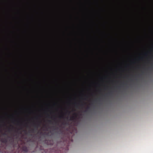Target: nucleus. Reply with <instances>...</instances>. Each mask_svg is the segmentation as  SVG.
<instances>
[{
	"instance_id": "nucleus-1",
	"label": "nucleus",
	"mask_w": 153,
	"mask_h": 153,
	"mask_svg": "<svg viewBox=\"0 0 153 153\" xmlns=\"http://www.w3.org/2000/svg\"><path fill=\"white\" fill-rule=\"evenodd\" d=\"M7 137L9 138L8 140L7 138H0V142L5 144L9 143L10 145L13 147H15V145H17L18 142H15L13 137Z\"/></svg>"
},
{
	"instance_id": "nucleus-2",
	"label": "nucleus",
	"mask_w": 153,
	"mask_h": 153,
	"mask_svg": "<svg viewBox=\"0 0 153 153\" xmlns=\"http://www.w3.org/2000/svg\"><path fill=\"white\" fill-rule=\"evenodd\" d=\"M40 122H39L34 123L33 125L34 126L35 128H37L38 127L40 126Z\"/></svg>"
},
{
	"instance_id": "nucleus-3",
	"label": "nucleus",
	"mask_w": 153,
	"mask_h": 153,
	"mask_svg": "<svg viewBox=\"0 0 153 153\" xmlns=\"http://www.w3.org/2000/svg\"><path fill=\"white\" fill-rule=\"evenodd\" d=\"M22 149L25 152H27V149L26 147H24Z\"/></svg>"
},
{
	"instance_id": "nucleus-4",
	"label": "nucleus",
	"mask_w": 153,
	"mask_h": 153,
	"mask_svg": "<svg viewBox=\"0 0 153 153\" xmlns=\"http://www.w3.org/2000/svg\"><path fill=\"white\" fill-rule=\"evenodd\" d=\"M68 122H63L62 123V125H68Z\"/></svg>"
},
{
	"instance_id": "nucleus-5",
	"label": "nucleus",
	"mask_w": 153,
	"mask_h": 153,
	"mask_svg": "<svg viewBox=\"0 0 153 153\" xmlns=\"http://www.w3.org/2000/svg\"><path fill=\"white\" fill-rule=\"evenodd\" d=\"M49 143H48V144L49 145H52L53 144V141L52 140H50V141H49Z\"/></svg>"
},
{
	"instance_id": "nucleus-6",
	"label": "nucleus",
	"mask_w": 153,
	"mask_h": 153,
	"mask_svg": "<svg viewBox=\"0 0 153 153\" xmlns=\"http://www.w3.org/2000/svg\"><path fill=\"white\" fill-rule=\"evenodd\" d=\"M90 107L88 106L86 108V110H85L84 111L85 112H87V111L90 109Z\"/></svg>"
},
{
	"instance_id": "nucleus-7",
	"label": "nucleus",
	"mask_w": 153,
	"mask_h": 153,
	"mask_svg": "<svg viewBox=\"0 0 153 153\" xmlns=\"http://www.w3.org/2000/svg\"><path fill=\"white\" fill-rule=\"evenodd\" d=\"M75 119V117L74 116H72L71 117L70 119V120H72Z\"/></svg>"
},
{
	"instance_id": "nucleus-8",
	"label": "nucleus",
	"mask_w": 153,
	"mask_h": 153,
	"mask_svg": "<svg viewBox=\"0 0 153 153\" xmlns=\"http://www.w3.org/2000/svg\"><path fill=\"white\" fill-rule=\"evenodd\" d=\"M59 117L60 118H64V116L63 115H60L59 116Z\"/></svg>"
},
{
	"instance_id": "nucleus-9",
	"label": "nucleus",
	"mask_w": 153,
	"mask_h": 153,
	"mask_svg": "<svg viewBox=\"0 0 153 153\" xmlns=\"http://www.w3.org/2000/svg\"><path fill=\"white\" fill-rule=\"evenodd\" d=\"M55 127V128H54V130H58L59 129V128L58 127Z\"/></svg>"
},
{
	"instance_id": "nucleus-10",
	"label": "nucleus",
	"mask_w": 153,
	"mask_h": 153,
	"mask_svg": "<svg viewBox=\"0 0 153 153\" xmlns=\"http://www.w3.org/2000/svg\"><path fill=\"white\" fill-rule=\"evenodd\" d=\"M68 113V114H70V111H69L68 110H67V111H66V112L65 113V114H67V113Z\"/></svg>"
},
{
	"instance_id": "nucleus-11",
	"label": "nucleus",
	"mask_w": 153,
	"mask_h": 153,
	"mask_svg": "<svg viewBox=\"0 0 153 153\" xmlns=\"http://www.w3.org/2000/svg\"><path fill=\"white\" fill-rule=\"evenodd\" d=\"M99 98L98 99H96L94 100V101L95 102H97V100H99Z\"/></svg>"
},
{
	"instance_id": "nucleus-12",
	"label": "nucleus",
	"mask_w": 153,
	"mask_h": 153,
	"mask_svg": "<svg viewBox=\"0 0 153 153\" xmlns=\"http://www.w3.org/2000/svg\"><path fill=\"white\" fill-rule=\"evenodd\" d=\"M112 94V92L111 91H110V92H109V93H108L107 94H108V95H109V94Z\"/></svg>"
},
{
	"instance_id": "nucleus-13",
	"label": "nucleus",
	"mask_w": 153,
	"mask_h": 153,
	"mask_svg": "<svg viewBox=\"0 0 153 153\" xmlns=\"http://www.w3.org/2000/svg\"><path fill=\"white\" fill-rule=\"evenodd\" d=\"M55 123L56 124H57L58 125H59V124L58 123V121H55Z\"/></svg>"
},
{
	"instance_id": "nucleus-14",
	"label": "nucleus",
	"mask_w": 153,
	"mask_h": 153,
	"mask_svg": "<svg viewBox=\"0 0 153 153\" xmlns=\"http://www.w3.org/2000/svg\"><path fill=\"white\" fill-rule=\"evenodd\" d=\"M31 131L32 132H34V129H32L31 130Z\"/></svg>"
},
{
	"instance_id": "nucleus-15",
	"label": "nucleus",
	"mask_w": 153,
	"mask_h": 153,
	"mask_svg": "<svg viewBox=\"0 0 153 153\" xmlns=\"http://www.w3.org/2000/svg\"><path fill=\"white\" fill-rule=\"evenodd\" d=\"M8 130L9 131H11V129L9 128H8Z\"/></svg>"
},
{
	"instance_id": "nucleus-16",
	"label": "nucleus",
	"mask_w": 153,
	"mask_h": 153,
	"mask_svg": "<svg viewBox=\"0 0 153 153\" xmlns=\"http://www.w3.org/2000/svg\"><path fill=\"white\" fill-rule=\"evenodd\" d=\"M3 134V135H6V134H5V133H4V134Z\"/></svg>"
},
{
	"instance_id": "nucleus-17",
	"label": "nucleus",
	"mask_w": 153,
	"mask_h": 153,
	"mask_svg": "<svg viewBox=\"0 0 153 153\" xmlns=\"http://www.w3.org/2000/svg\"><path fill=\"white\" fill-rule=\"evenodd\" d=\"M62 127V125H60V126H59V127Z\"/></svg>"
},
{
	"instance_id": "nucleus-18",
	"label": "nucleus",
	"mask_w": 153,
	"mask_h": 153,
	"mask_svg": "<svg viewBox=\"0 0 153 153\" xmlns=\"http://www.w3.org/2000/svg\"><path fill=\"white\" fill-rule=\"evenodd\" d=\"M75 104L76 105V106H77V105H76V103H75Z\"/></svg>"
},
{
	"instance_id": "nucleus-19",
	"label": "nucleus",
	"mask_w": 153,
	"mask_h": 153,
	"mask_svg": "<svg viewBox=\"0 0 153 153\" xmlns=\"http://www.w3.org/2000/svg\"><path fill=\"white\" fill-rule=\"evenodd\" d=\"M59 131H61V129H60V130H59Z\"/></svg>"
},
{
	"instance_id": "nucleus-20",
	"label": "nucleus",
	"mask_w": 153,
	"mask_h": 153,
	"mask_svg": "<svg viewBox=\"0 0 153 153\" xmlns=\"http://www.w3.org/2000/svg\"><path fill=\"white\" fill-rule=\"evenodd\" d=\"M67 150H68V147H67Z\"/></svg>"
},
{
	"instance_id": "nucleus-21",
	"label": "nucleus",
	"mask_w": 153,
	"mask_h": 153,
	"mask_svg": "<svg viewBox=\"0 0 153 153\" xmlns=\"http://www.w3.org/2000/svg\"><path fill=\"white\" fill-rule=\"evenodd\" d=\"M66 118H67V119H68V117H67Z\"/></svg>"
},
{
	"instance_id": "nucleus-22",
	"label": "nucleus",
	"mask_w": 153,
	"mask_h": 153,
	"mask_svg": "<svg viewBox=\"0 0 153 153\" xmlns=\"http://www.w3.org/2000/svg\"><path fill=\"white\" fill-rule=\"evenodd\" d=\"M74 114H75L76 115V113H75Z\"/></svg>"
},
{
	"instance_id": "nucleus-23",
	"label": "nucleus",
	"mask_w": 153,
	"mask_h": 153,
	"mask_svg": "<svg viewBox=\"0 0 153 153\" xmlns=\"http://www.w3.org/2000/svg\"><path fill=\"white\" fill-rule=\"evenodd\" d=\"M49 121L50 122H51V121H50V120H49Z\"/></svg>"
}]
</instances>
